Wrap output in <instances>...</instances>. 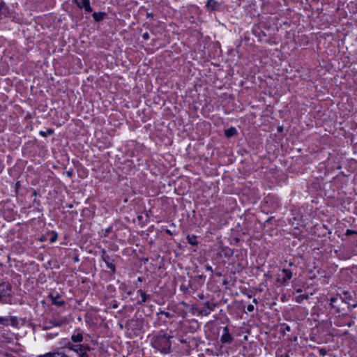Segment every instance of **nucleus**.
<instances>
[{
    "instance_id": "1",
    "label": "nucleus",
    "mask_w": 357,
    "mask_h": 357,
    "mask_svg": "<svg viewBox=\"0 0 357 357\" xmlns=\"http://www.w3.org/2000/svg\"><path fill=\"white\" fill-rule=\"evenodd\" d=\"M83 340V332L76 329L70 336V341H68L64 347L76 354L78 357H91L94 349L89 344L82 343Z\"/></svg>"
},
{
    "instance_id": "2",
    "label": "nucleus",
    "mask_w": 357,
    "mask_h": 357,
    "mask_svg": "<svg viewBox=\"0 0 357 357\" xmlns=\"http://www.w3.org/2000/svg\"><path fill=\"white\" fill-rule=\"evenodd\" d=\"M173 336L167 335L165 333H160L153 335L151 340V344L154 349L162 354L171 353L172 342L170 340Z\"/></svg>"
},
{
    "instance_id": "3",
    "label": "nucleus",
    "mask_w": 357,
    "mask_h": 357,
    "mask_svg": "<svg viewBox=\"0 0 357 357\" xmlns=\"http://www.w3.org/2000/svg\"><path fill=\"white\" fill-rule=\"evenodd\" d=\"M0 303L15 305L17 303L13 295V287L8 282H0Z\"/></svg>"
},
{
    "instance_id": "4",
    "label": "nucleus",
    "mask_w": 357,
    "mask_h": 357,
    "mask_svg": "<svg viewBox=\"0 0 357 357\" xmlns=\"http://www.w3.org/2000/svg\"><path fill=\"white\" fill-rule=\"evenodd\" d=\"M293 273L288 268H282L281 273L278 275L277 282L282 286H287L292 278Z\"/></svg>"
},
{
    "instance_id": "5",
    "label": "nucleus",
    "mask_w": 357,
    "mask_h": 357,
    "mask_svg": "<svg viewBox=\"0 0 357 357\" xmlns=\"http://www.w3.org/2000/svg\"><path fill=\"white\" fill-rule=\"evenodd\" d=\"M101 259L106 264L107 267L110 269L112 273H116V266L114 264V259L109 255L105 250L100 251Z\"/></svg>"
},
{
    "instance_id": "6",
    "label": "nucleus",
    "mask_w": 357,
    "mask_h": 357,
    "mask_svg": "<svg viewBox=\"0 0 357 357\" xmlns=\"http://www.w3.org/2000/svg\"><path fill=\"white\" fill-rule=\"evenodd\" d=\"M217 305L210 301H206L204 303V306L199 310V314L202 316H208L213 312Z\"/></svg>"
},
{
    "instance_id": "7",
    "label": "nucleus",
    "mask_w": 357,
    "mask_h": 357,
    "mask_svg": "<svg viewBox=\"0 0 357 357\" xmlns=\"http://www.w3.org/2000/svg\"><path fill=\"white\" fill-rule=\"evenodd\" d=\"M73 2L80 9H84L86 13H91L93 8L90 4V0H73Z\"/></svg>"
},
{
    "instance_id": "8",
    "label": "nucleus",
    "mask_w": 357,
    "mask_h": 357,
    "mask_svg": "<svg viewBox=\"0 0 357 357\" xmlns=\"http://www.w3.org/2000/svg\"><path fill=\"white\" fill-rule=\"evenodd\" d=\"M233 337L229 332L228 326L223 328V333L220 337V342L222 344H231L233 341Z\"/></svg>"
},
{
    "instance_id": "9",
    "label": "nucleus",
    "mask_w": 357,
    "mask_h": 357,
    "mask_svg": "<svg viewBox=\"0 0 357 357\" xmlns=\"http://www.w3.org/2000/svg\"><path fill=\"white\" fill-rule=\"evenodd\" d=\"M340 299L342 302H344L349 305H351V307L353 308H355L356 307H357V303H353V304L351 303V301L353 300V296L347 291H344L342 292V294L340 296Z\"/></svg>"
},
{
    "instance_id": "10",
    "label": "nucleus",
    "mask_w": 357,
    "mask_h": 357,
    "mask_svg": "<svg viewBox=\"0 0 357 357\" xmlns=\"http://www.w3.org/2000/svg\"><path fill=\"white\" fill-rule=\"evenodd\" d=\"M38 357H69L68 354L63 351H54L52 352H47L45 354L40 355Z\"/></svg>"
},
{
    "instance_id": "11",
    "label": "nucleus",
    "mask_w": 357,
    "mask_h": 357,
    "mask_svg": "<svg viewBox=\"0 0 357 357\" xmlns=\"http://www.w3.org/2000/svg\"><path fill=\"white\" fill-rule=\"evenodd\" d=\"M206 6L208 10L213 11L219 8L220 3L215 0H207Z\"/></svg>"
},
{
    "instance_id": "12",
    "label": "nucleus",
    "mask_w": 357,
    "mask_h": 357,
    "mask_svg": "<svg viewBox=\"0 0 357 357\" xmlns=\"http://www.w3.org/2000/svg\"><path fill=\"white\" fill-rule=\"evenodd\" d=\"M50 297L52 300V303L54 305L61 307L65 304V301L61 298L60 295L57 294L56 296L50 295Z\"/></svg>"
},
{
    "instance_id": "13",
    "label": "nucleus",
    "mask_w": 357,
    "mask_h": 357,
    "mask_svg": "<svg viewBox=\"0 0 357 357\" xmlns=\"http://www.w3.org/2000/svg\"><path fill=\"white\" fill-rule=\"evenodd\" d=\"M137 293L141 296V300L137 301L138 305H142L144 303H146L149 299H150L151 296L149 294H146L145 291L139 289L137 291Z\"/></svg>"
},
{
    "instance_id": "14",
    "label": "nucleus",
    "mask_w": 357,
    "mask_h": 357,
    "mask_svg": "<svg viewBox=\"0 0 357 357\" xmlns=\"http://www.w3.org/2000/svg\"><path fill=\"white\" fill-rule=\"evenodd\" d=\"M92 16L96 22H100L105 18L106 13L105 12H95L92 14Z\"/></svg>"
},
{
    "instance_id": "15",
    "label": "nucleus",
    "mask_w": 357,
    "mask_h": 357,
    "mask_svg": "<svg viewBox=\"0 0 357 357\" xmlns=\"http://www.w3.org/2000/svg\"><path fill=\"white\" fill-rule=\"evenodd\" d=\"M192 288V285L190 282L185 284V282L182 283L180 286V290L183 292L185 294H189L190 293V289Z\"/></svg>"
},
{
    "instance_id": "16",
    "label": "nucleus",
    "mask_w": 357,
    "mask_h": 357,
    "mask_svg": "<svg viewBox=\"0 0 357 357\" xmlns=\"http://www.w3.org/2000/svg\"><path fill=\"white\" fill-rule=\"evenodd\" d=\"M188 243L192 245H197L199 244V241H197V237L195 235H188L187 237Z\"/></svg>"
},
{
    "instance_id": "17",
    "label": "nucleus",
    "mask_w": 357,
    "mask_h": 357,
    "mask_svg": "<svg viewBox=\"0 0 357 357\" xmlns=\"http://www.w3.org/2000/svg\"><path fill=\"white\" fill-rule=\"evenodd\" d=\"M237 130L234 127H231L225 131V135L227 137H231L236 135Z\"/></svg>"
},
{
    "instance_id": "18",
    "label": "nucleus",
    "mask_w": 357,
    "mask_h": 357,
    "mask_svg": "<svg viewBox=\"0 0 357 357\" xmlns=\"http://www.w3.org/2000/svg\"><path fill=\"white\" fill-rule=\"evenodd\" d=\"M339 299L340 298L338 296H334L330 298V305L332 308L339 309V306L336 304Z\"/></svg>"
},
{
    "instance_id": "19",
    "label": "nucleus",
    "mask_w": 357,
    "mask_h": 357,
    "mask_svg": "<svg viewBox=\"0 0 357 357\" xmlns=\"http://www.w3.org/2000/svg\"><path fill=\"white\" fill-rule=\"evenodd\" d=\"M54 130L52 129V128H47L45 131L44 130H40L39 132V135L42 137H47V135H52L54 134Z\"/></svg>"
},
{
    "instance_id": "20",
    "label": "nucleus",
    "mask_w": 357,
    "mask_h": 357,
    "mask_svg": "<svg viewBox=\"0 0 357 357\" xmlns=\"http://www.w3.org/2000/svg\"><path fill=\"white\" fill-rule=\"evenodd\" d=\"M309 296L307 294H302L296 296V302L298 303H301L304 300L308 299Z\"/></svg>"
},
{
    "instance_id": "21",
    "label": "nucleus",
    "mask_w": 357,
    "mask_h": 357,
    "mask_svg": "<svg viewBox=\"0 0 357 357\" xmlns=\"http://www.w3.org/2000/svg\"><path fill=\"white\" fill-rule=\"evenodd\" d=\"M9 324L13 326H17L18 325V319L16 317H8Z\"/></svg>"
},
{
    "instance_id": "22",
    "label": "nucleus",
    "mask_w": 357,
    "mask_h": 357,
    "mask_svg": "<svg viewBox=\"0 0 357 357\" xmlns=\"http://www.w3.org/2000/svg\"><path fill=\"white\" fill-rule=\"evenodd\" d=\"M51 236H50V242L51 243H53L54 242L56 241L57 238H58V234L56 231H52L50 234Z\"/></svg>"
},
{
    "instance_id": "23",
    "label": "nucleus",
    "mask_w": 357,
    "mask_h": 357,
    "mask_svg": "<svg viewBox=\"0 0 357 357\" xmlns=\"http://www.w3.org/2000/svg\"><path fill=\"white\" fill-rule=\"evenodd\" d=\"M50 326H47L45 327V329H49L52 326H60L61 325V322H59V321H50Z\"/></svg>"
},
{
    "instance_id": "24",
    "label": "nucleus",
    "mask_w": 357,
    "mask_h": 357,
    "mask_svg": "<svg viewBox=\"0 0 357 357\" xmlns=\"http://www.w3.org/2000/svg\"><path fill=\"white\" fill-rule=\"evenodd\" d=\"M0 324L8 326L9 325L8 317H0Z\"/></svg>"
},
{
    "instance_id": "25",
    "label": "nucleus",
    "mask_w": 357,
    "mask_h": 357,
    "mask_svg": "<svg viewBox=\"0 0 357 357\" xmlns=\"http://www.w3.org/2000/svg\"><path fill=\"white\" fill-rule=\"evenodd\" d=\"M158 314H163L167 318H171L172 316L169 312H165L164 310H160L159 312H158Z\"/></svg>"
},
{
    "instance_id": "26",
    "label": "nucleus",
    "mask_w": 357,
    "mask_h": 357,
    "mask_svg": "<svg viewBox=\"0 0 357 357\" xmlns=\"http://www.w3.org/2000/svg\"><path fill=\"white\" fill-rule=\"evenodd\" d=\"M345 235H347V236L356 235L357 236V231L348 229L346 230Z\"/></svg>"
},
{
    "instance_id": "27",
    "label": "nucleus",
    "mask_w": 357,
    "mask_h": 357,
    "mask_svg": "<svg viewBox=\"0 0 357 357\" xmlns=\"http://www.w3.org/2000/svg\"><path fill=\"white\" fill-rule=\"evenodd\" d=\"M112 226H110L109 227H107V229H105V234H104V236H107L109 235V234L112 231Z\"/></svg>"
},
{
    "instance_id": "28",
    "label": "nucleus",
    "mask_w": 357,
    "mask_h": 357,
    "mask_svg": "<svg viewBox=\"0 0 357 357\" xmlns=\"http://www.w3.org/2000/svg\"><path fill=\"white\" fill-rule=\"evenodd\" d=\"M149 38H150V36H149V33H148V32H145V33H143V35H142V38H143L144 40H149Z\"/></svg>"
},
{
    "instance_id": "29",
    "label": "nucleus",
    "mask_w": 357,
    "mask_h": 357,
    "mask_svg": "<svg viewBox=\"0 0 357 357\" xmlns=\"http://www.w3.org/2000/svg\"><path fill=\"white\" fill-rule=\"evenodd\" d=\"M254 309H255L254 305H252V304H250V305H248L247 306V310H248V312H253V311H254Z\"/></svg>"
},
{
    "instance_id": "30",
    "label": "nucleus",
    "mask_w": 357,
    "mask_h": 357,
    "mask_svg": "<svg viewBox=\"0 0 357 357\" xmlns=\"http://www.w3.org/2000/svg\"><path fill=\"white\" fill-rule=\"evenodd\" d=\"M6 7V3L3 1L0 0V13Z\"/></svg>"
},
{
    "instance_id": "31",
    "label": "nucleus",
    "mask_w": 357,
    "mask_h": 357,
    "mask_svg": "<svg viewBox=\"0 0 357 357\" xmlns=\"http://www.w3.org/2000/svg\"><path fill=\"white\" fill-rule=\"evenodd\" d=\"M205 268L207 271H210L211 273H213V268L211 266H210L209 264H206L205 266Z\"/></svg>"
},
{
    "instance_id": "32",
    "label": "nucleus",
    "mask_w": 357,
    "mask_h": 357,
    "mask_svg": "<svg viewBox=\"0 0 357 357\" xmlns=\"http://www.w3.org/2000/svg\"><path fill=\"white\" fill-rule=\"evenodd\" d=\"M319 352L321 355L324 356L326 354V350L325 349H321Z\"/></svg>"
},
{
    "instance_id": "33",
    "label": "nucleus",
    "mask_w": 357,
    "mask_h": 357,
    "mask_svg": "<svg viewBox=\"0 0 357 357\" xmlns=\"http://www.w3.org/2000/svg\"><path fill=\"white\" fill-rule=\"evenodd\" d=\"M79 261V256L76 255L75 257H73L74 262H78Z\"/></svg>"
},
{
    "instance_id": "34",
    "label": "nucleus",
    "mask_w": 357,
    "mask_h": 357,
    "mask_svg": "<svg viewBox=\"0 0 357 357\" xmlns=\"http://www.w3.org/2000/svg\"><path fill=\"white\" fill-rule=\"evenodd\" d=\"M66 174L68 177H71L73 175V172L68 171L66 172Z\"/></svg>"
},
{
    "instance_id": "35",
    "label": "nucleus",
    "mask_w": 357,
    "mask_h": 357,
    "mask_svg": "<svg viewBox=\"0 0 357 357\" xmlns=\"http://www.w3.org/2000/svg\"><path fill=\"white\" fill-rule=\"evenodd\" d=\"M165 233L169 235H172V232L168 229H165Z\"/></svg>"
},
{
    "instance_id": "36",
    "label": "nucleus",
    "mask_w": 357,
    "mask_h": 357,
    "mask_svg": "<svg viewBox=\"0 0 357 357\" xmlns=\"http://www.w3.org/2000/svg\"><path fill=\"white\" fill-rule=\"evenodd\" d=\"M198 298L202 300L204 298V295L203 294H200L198 295Z\"/></svg>"
},
{
    "instance_id": "37",
    "label": "nucleus",
    "mask_w": 357,
    "mask_h": 357,
    "mask_svg": "<svg viewBox=\"0 0 357 357\" xmlns=\"http://www.w3.org/2000/svg\"><path fill=\"white\" fill-rule=\"evenodd\" d=\"M284 330L287 331H291V328L289 326L287 325L284 328Z\"/></svg>"
},
{
    "instance_id": "38",
    "label": "nucleus",
    "mask_w": 357,
    "mask_h": 357,
    "mask_svg": "<svg viewBox=\"0 0 357 357\" xmlns=\"http://www.w3.org/2000/svg\"><path fill=\"white\" fill-rule=\"evenodd\" d=\"M144 281V278L142 277H138L137 278V282H143Z\"/></svg>"
},
{
    "instance_id": "39",
    "label": "nucleus",
    "mask_w": 357,
    "mask_h": 357,
    "mask_svg": "<svg viewBox=\"0 0 357 357\" xmlns=\"http://www.w3.org/2000/svg\"><path fill=\"white\" fill-rule=\"evenodd\" d=\"M273 220V218H268L266 220V223H269L271 222V220Z\"/></svg>"
},
{
    "instance_id": "40",
    "label": "nucleus",
    "mask_w": 357,
    "mask_h": 357,
    "mask_svg": "<svg viewBox=\"0 0 357 357\" xmlns=\"http://www.w3.org/2000/svg\"><path fill=\"white\" fill-rule=\"evenodd\" d=\"M281 357H289V353H286L281 356Z\"/></svg>"
},
{
    "instance_id": "41",
    "label": "nucleus",
    "mask_w": 357,
    "mask_h": 357,
    "mask_svg": "<svg viewBox=\"0 0 357 357\" xmlns=\"http://www.w3.org/2000/svg\"><path fill=\"white\" fill-rule=\"evenodd\" d=\"M32 195H33V196L36 197V196L38 195L37 192H36V190H34V191L33 192V193H32Z\"/></svg>"
},
{
    "instance_id": "42",
    "label": "nucleus",
    "mask_w": 357,
    "mask_h": 357,
    "mask_svg": "<svg viewBox=\"0 0 357 357\" xmlns=\"http://www.w3.org/2000/svg\"><path fill=\"white\" fill-rule=\"evenodd\" d=\"M180 342H181V343H183V344H185V343H186V342H187V341H186L185 340H180Z\"/></svg>"
},
{
    "instance_id": "43",
    "label": "nucleus",
    "mask_w": 357,
    "mask_h": 357,
    "mask_svg": "<svg viewBox=\"0 0 357 357\" xmlns=\"http://www.w3.org/2000/svg\"><path fill=\"white\" fill-rule=\"evenodd\" d=\"M252 301L255 304H257L258 303V301H257V300L256 298H254Z\"/></svg>"
},
{
    "instance_id": "44",
    "label": "nucleus",
    "mask_w": 357,
    "mask_h": 357,
    "mask_svg": "<svg viewBox=\"0 0 357 357\" xmlns=\"http://www.w3.org/2000/svg\"><path fill=\"white\" fill-rule=\"evenodd\" d=\"M296 292H302V289H298L296 290Z\"/></svg>"
},
{
    "instance_id": "45",
    "label": "nucleus",
    "mask_w": 357,
    "mask_h": 357,
    "mask_svg": "<svg viewBox=\"0 0 357 357\" xmlns=\"http://www.w3.org/2000/svg\"><path fill=\"white\" fill-rule=\"evenodd\" d=\"M232 255V252L230 254V255ZM225 256H226V257H227V256H229V255H228L227 253H225Z\"/></svg>"
},
{
    "instance_id": "46",
    "label": "nucleus",
    "mask_w": 357,
    "mask_h": 357,
    "mask_svg": "<svg viewBox=\"0 0 357 357\" xmlns=\"http://www.w3.org/2000/svg\"><path fill=\"white\" fill-rule=\"evenodd\" d=\"M296 340H297V337L296 336V337H294V340L296 341Z\"/></svg>"
},
{
    "instance_id": "47",
    "label": "nucleus",
    "mask_w": 357,
    "mask_h": 357,
    "mask_svg": "<svg viewBox=\"0 0 357 357\" xmlns=\"http://www.w3.org/2000/svg\"><path fill=\"white\" fill-rule=\"evenodd\" d=\"M248 296L249 298H251V297H252V295H248Z\"/></svg>"
},
{
    "instance_id": "48",
    "label": "nucleus",
    "mask_w": 357,
    "mask_h": 357,
    "mask_svg": "<svg viewBox=\"0 0 357 357\" xmlns=\"http://www.w3.org/2000/svg\"><path fill=\"white\" fill-rule=\"evenodd\" d=\"M181 303H182L183 305H186V304H185V303H184V302H182Z\"/></svg>"
}]
</instances>
